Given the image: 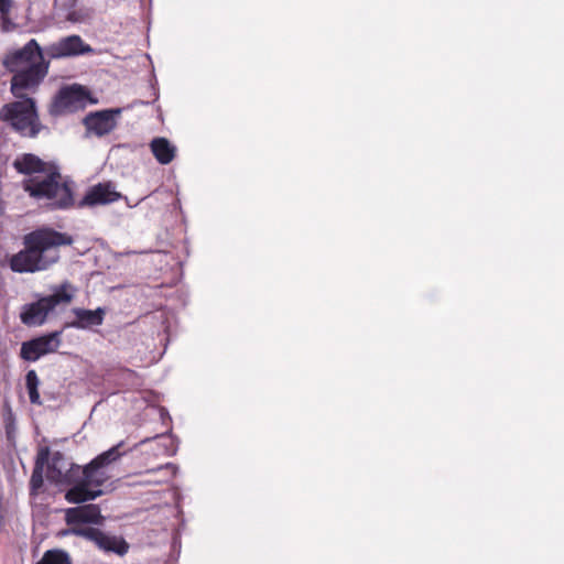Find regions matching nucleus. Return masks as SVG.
I'll use <instances>...</instances> for the list:
<instances>
[{
	"instance_id": "f257e3e1",
	"label": "nucleus",
	"mask_w": 564,
	"mask_h": 564,
	"mask_svg": "<svg viewBox=\"0 0 564 564\" xmlns=\"http://www.w3.org/2000/svg\"><path fill=\"white\" fill-rule=\"evenodd\" d=\"M2 63L12 74L10 91L19 100L0 108V121L22 137L35 138L42 124L36 102L28 93H35L47 76L50 61L45 59L37 41L31 39L23 47L8 53Z\"/></svg>"
},
{
	"instance_id": "f03ea898",
	"label": "nucleus",
	"mask_w": 564,
	"mask_h": 564,
	"mask_svg": "<svg viewBox=\"0 0 564 564\" xmlns=\"http://www.w3.org/2000/svg\"><path fill=\"white\" fill-rule=\"evenodd\" d=\"M73 237L52 227H40L23 236V249L12 254L9 267L15 273L46 271L59 261V248L70 246Z\"/></svg>"
},
{
	"instance_id": "7ed1b4c3",
	"label": "nucleus",
	"mask_w": 564,
	"mask_h": 564,
	"mask_svg": "<svg viewBox=\"0 0 564 564\" xmlns=\"http://www.w3.org/2000/svg\"><path fill=\"white\" fill-rule=\"evenodd\" d=\"M13 167L21 174L46 173L45 176H33L22 182L23 189L36 200H45L53 209L67 208L73 205L72 188L57 167L46 169V163L39 156L25 153L17 158Z\"/></svg>"
},
{
	"instance_id": "20e7f679",
	"label": "nucleus",
	"mask_w": 564,
	"mask_h": 564,
	"mask_svg": "<svg viewBox=\"0 0 564 564\" xmlns=\"http://www.w3.org/2000/svg\"><path fill=\"white\" fill-rule=\"evenodd\" d=\"M122 445L123 442L118 443L84 467L70 464L65 474L68 485H72L65 494L67 502L79 505L95 500L102 495L100 487L109 479L106 467L123 455V452L119 451Z\"/></svg>"
},
{
	"instance_id": "39448f33",
	"label": "nucleus",
	"mask_w": 564,
	"mask_h": 564,
	"mask_svg": "<svg viewBox=\"0 0 564 564\" xmlns=\"http://www.w3.org/2000/svg\"><path fill=\"white\" fill-rule=\"evenodd\" d=\"M74 292L75 289L69 282H63L52 294L23 305L20 312L22 324L29 327L43 325L57 305H66L73 301Z\"/></svg>"
},
{
	"instance_id": "423d86ee",
	"label": "nucleus",
	"mask_w": 564,
	"mask_h": 564,
	"mask_svg": "<svg viewBox=\"0 0 564 564\" xmlns=\"http://www.w3.org/2000/svg\"><path fill=\"white\" fill-rule=\"evenodd\" d=\"M88 102H95L90 99L89 91L85 87L75 84L58 90L48 111L54 117L73 113L84 109Z\"/></svg>"
},
{
	"instance_id": "0eeeda50",
	"label": "nucleus",
	"mask_w": 564,
	"mask_h": 564,
	"mask_svg": "<svg viewBox=\"0 0 564 564\" xmlns=\"http://www.w3.org/2000/svg\"><path fill=\"white\" fill-rule=\"evenodd\" d=\"M73 533L94 542L98 549L106 553H115L123 556L129 551V543L122 538L105 533L97 528H79L73 529Z\"/></svg>"
},
{
	"instance_id": "6e6552de",
	"label": "nucleus",
	"mask_w": 564,
	"mask_h": 564,
	"mask_svg": "<svg viewBox=\"0 0 564 564\" xmlns=\"http://www.w3.org/2000/svg\"><path fill=\"white\" fill-rule=\"evenodd\" d=\"M61 335L62 332L56 330L22 343L20 357L25 361H36L42 356L57 351Z\"/></svg>"
},
{
	"instance_id": "1a4fd4ad",
	"label": "nucleus",
	"mask_w": 564,
	"mask_h": 564,
	"mask_svg": "<svg viewBox=\"0 0 564 564\" xmlns=\"http://www.w3.org/2000/svg\"><path fill=\"white\" fill-rule=\"evenodd\" d=\"M50 59H58L69 56H78L93 52L90 45L86 44L79 35H68L59 41L50 44L45 48Z\"/></svg>"
},
{
	"instance_id": "9d476101",
	"label": "nucleus",
	"mask_w": 564,
	"mask_h": 564,
	"mask_svg": "<svg viewBox=\"0 0 564 564\" xmlns=\"http://www.w3.org/2000/svg\"><path fill=\"white\" fill-rule=\"evenodd\" d=\"M120 112V109H106L90 112L85 117L84 124L89 132L102 137L110 133L116 128V118Z\"/></svg>"
},
{
	"instance_id": "9b49d317",
	"label": "nucleus",
	"mask_w": 564,
	"mask_h": 564,
	"mask_svg": "<svg viewBox=\"0 0 564 564\" xmlns=\"http://www.w3.org/2000/svg\"><path fill=\"white\" fill-rule=\"evenodd\" d=\"M121 198L111 182L98 183L91 186L80 202L82 206H97L115 203Z\"/></svg>"
},
{
	"instance_id": "f8f14e48",
	"label": "nucleus",
	"mask_w": 564,
	"mask_h": 564,
	"mask_svg": "<svg viewBox=\"0 0 564 564\" xmlns=\"http://www.w3.org/2000/svg\"><path fill=\"white\" fill-rule=\"evenodd\" d=\"M65 519L68 524H100L102 521V516L100 513V508L97 505H84L68 508L66 510Z\"/></svg>"
},
{
	"instance_id": "ddd939ff",
	"label": "nucleus",
	"mask_w": 564,
	"mask_h": 564,
	"mask_svg": "<svg viewBox=\"0 0 564 564\" xmlns=\"http://www.w3.org/2000/svg\"><path fill=\"white\" fill-rule=\"evenodd\" d=\"M73 313L76 316V319L70 322L68 326L77 329H85L91 326H99L102 324L106 315V311L101 307H98L95 311L85 308H74Z\"/></svg>"
},
{
	"instance_id": "4468645a",
	"label": "nucleus",
	"mask_w": 564,
	"mask_h": 564,
	"mask_svg": "<svg viewBox=\"0 0 564 564\" xmlns=\"http://www.w3.org/2000/svg\"><path fill=\"white\" fill-rule=\"evenodd\" d=\"M150 149L156 161L161 164H169L175 158V147L165 138H154L150 143Z\"/></svg>"
},
{
	"instance_id": "2eb2a0df",
	"label": "nucleus",
	"mask_w": 564,
	"mask_h": 564,
	"mask_svg": "<svg viewBox=\"0 0 564 564\" xmlns=\"http://www.w3.org/2000/svg\"><path fill=\"white\" fill-rule=\"evenodd\" d=\"M48 460V449L43 448L39 452L35 465L30 479V495L37 496L40 489L43 487V471L44 465Z\"/></svg>"
},
{
	"instance_id": "dca6fc26",
	"label": "nucleus",
	"mask_w": 564,
	"mask_h": 564,
	"mask_svg": "<svg viewBox=\"0 0 564 564\" xmlns=\"http://www.w3.org/2000/svg\"><path fill=\"white\" fill-rule=\"evenodd\" d=\"M62 462L63 455L58 452L55 453L51 463L47 465V478L53 482H62L68 485V481L65 477L66 471L64 473L63 467L59 466V463Z\"/></svg>"
},
{
	"instance_id": "f3484780",
	"label": "nucleus",
	"mask_w": 564,
	"mask_h": 564,
	"mask_svg": "<svg viewBox=\"0 0 564 564\" xmlns=\"http://www.w3.org/2000/svg\"><path fill=\"white\" fill-rule=\"evenodd\" d=\"M40 379L36 371L31 369L25 375V388L28 390L29 399L32 404L41 405V397L39 393Z\"/></svg>"
},
{
	"instance_id": "a211bd4d",
	"label": "nucleus",
	"mask_w": 564,
	"mask_h": 564,
	"mask_svg": "<svg viewBox=\"0 0 564 564\" xmlns=\"http://www.w3.org/2000/svg\"><path fill=\"white\" fill-rule=\"evenodd\" d=\"M36 564H72V561L63 550H47Z\"/></svg>"
},
{
	"instance_id": "6ab92c4d",
	"label": "nucleus",
	"mask_w": 564,
	"mask_h": 564,
	"mask_svg": "<svg viewBox=\"0 0 564 564\" xmlns=\"http://www.w3.org/2000/svg\"><path fill=\"white\" fill-rule=\"evenodd\" d=\"M12 8V0H0V13L4 18L7 17Z\"/></svg>"
},
{
	"instance_id": "aec40b11",
	"label": "nucleus",
	"mask_w": 564,
	"mask_h": 564,
	"mask_svg": "<svg viewBox=\"0 0 564 564\" xmlns=\"http://www.w3.org/2000/svg\"><path fill=\"white\" fill-rule=\"evenodd\" d=\"M3 525H4V507H3L2 498L0 497V530L3 528Z\"/></svg>"
}]
</instances>
